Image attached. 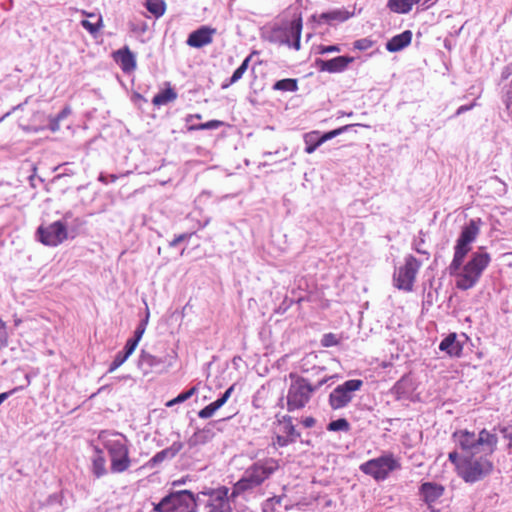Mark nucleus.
<instances>
[{"label":"nucleus","instance_id":"nucleus-1","mask_svg":"<svg viewBox=\"0 0 512 512\" xmlns=\"http://www.w3.org/2000/svg\"><path fill=\"white\" fill-rule=\"evenodd\" d=\"M482 221L480 218L471 219L460 232L454 246L453 259L448 267L450 275H455L456 287L460 290H468L474 287L481 278L484 270L491 262V256L485 251V247H478L473 252L469 261L463 266L467 254L471 251L472 244L480 233Z\"/></svg>","mask_w":512,"mask_h":512},{"label":"nucleus","instance_id":"nucleus-2","mask_svg":"<svg viewBox=\"0 0 512 512\" xmlns=\"http://www.w3.org/2000/svg\"><path fill=\"white\" fill-rule=\"evenodd\" d=\"M497 431L509 441L508 448L512 449V428L509 426L499 425L492 430L483 428L478 433L466 429L457 430L453 433L452 438L467 455L473 456L482 453L487 456L492 455L497 449Z\"/></svg>","mask_w":512,"mask_h":512},{"label":"nucleus","instance_id":"nucleus-3","mask_svg":"<svg viewBox=\"0 0 512 512\" xmlns=\"http://www.w3.org/2000/svg\"><path fill=\"white\" fill-rule=\"evenodd\" d=\"M98 440L110 458V471L115 474L127 471L131 466L129 440L116 431L102 430Z\"/></svg>","mask_w":512,"mask_h":512},{"label":"nucleus","instance_id":"nucleus-4","mask_svg":"<svg viewBox=\"0 0 512 512\" xmlns=\"http://www.w3.org/2000/svg\"><path fill=\"white\" fill-rule=\"evenodd\" d=\"M291 384L287 392V410L289 412L303 409L310 401L314 392L326 384L333 376L323 377L315 385L306 378L295 373H290Z\"/></svg>","mask_w":512,"mask_h":512},{"label":"nucleus","instance_id":"nucleus-5","mask_svg":"<svg viewBox=\"0 0 512 512\" xmlns=\"http://www.w3.org/2000/svg\"><path fill=\"white\" fill-rule=\"evenodd\" d=\"M204 502L201 492L192 493L190 490L171 492L154 506L155 512H197V507Z\"/></svg>","mask_w":512,"mask_h":512},{"label":"nucleus","instance_id":"nucleus-6","mask_svg":"<svg viewBox=\"0 0 512 512\" xmlns=\"http://www.w3.org/2000/svg\"><path fill=\"white\" fill-rule=\"evenodd\" d=\"M279 467L278 460L274 458L260 459L248 466L241 478L253 490L268 480Z\"/></svg>","mask_w":512,"mask_h":512},{"label":"nucleus","instance_id":"nucleus-7","mask_svg":"<svg viewBox=\"0 0 512 512\" xmlns=\"http://www.w3.org/2000/svg\"><path fill=\"white\" fill-rule=\"evenodd\" d=\"M492 469V462L488 458L482 456L476 459L465 457L461 460V464L458 465L459 475L468 483H474L481 480L486 475L490 474Z\"/></svg>","mask_w":512,"mask_h":512},{"label":"nucleus","instance_id":"nucleus-8","mask_svg":"<svg viewBox=\"0 0 512 512\" xmlns=\"http://www.w3.org/2000/svg\"><path fill=\"white\" fill-rule=\"evenodd\" d=\"M301 32L302 18L301 16H298L291 22L284 23L283 25L274 28L271 33V41L299 50Z\"/></svg>","mask_w":512,"mask_h":512},{"label":"nucleus","instance_id":"nucleus-9","mask_svg":"<svg viewBox=\"0 0 512 512\" xmlns=\"http://www.w3.org/2000/svg\"><path fill=\"white\" fill-rule=\"evenodd\" d=\"M422 263L413 255H407L404 265L400 266L393 275L394 286L399 290L412 291L416 276Z\"/></svg>","mask_w":512,"mask_h":512},{"label":"nucleus","instance_id":"nucleus-10","mask_svg":"<svg viewBox=\"0 0 512 512\" xmlns=\"http://www.w3.org/2000/svg\"><path fill=\"white\" fill-rule=\"evenodd\" d=\"M400 464L393 455H383L369 460L360 466L363 473L374 477L376 480H384L389 473L398 469Z\"/></svg>","mask_w":512,"mask_h":512},{"label":"nucleus","instance_id":"nucleus-11","mask_svg":"<svg viewBox=\"0 0 512 512\" xmlns=\"http://www.w3.org/2000/svg\"><path fill=\"white\" fill-rule=\"evenodd\" d=\"M363 381L350 379L338 385L329 395V405L333 410L346 407L353 399L354 393L361 389Z\"/></svg>","mask_w":512,"mask_h":512},{"label":"nucleus","instance_id":"nucleus-12","mask_svg":"<svg viewBox=\"0 0 512 512\" xmlns=\"http://www.w3.org/2000/svg\"><path fill=\"white\" fill-rule=\"evenodd\" d=\"M228 493L229 489L226 486L202 491L205 512H232Z\"/></svg>","mask_w":512,"mask_h":512},{"label":"nucleus","instance_id":"nucleus-13","mask_svg":"<svg viewBox=\"0 0 512 512\" xmlns=\"http://www.w3.org/2000/svg\"><path fill=\"white\" fill-rule=\"evenodd\" d=\"M37 234L41 243L47 246H58L67 239V227L62 221H55L47 227L40 226Z\"/></svg>","mask_w":512,"mask_h":512},{"label":"nucleus","instance_id":"nucleus-14","mask_svg":"<svg viewBox=\"0 0 512 512\" xmlns=\"http://www.w3.org/2000/svg\"><path fill=\"white\" fill-rule=\"evenodd\" d=\"M355 58L351 56H338L330 60L318 58L315 65L321 72L341 73L345 71L348 65L354 62Z\"/></svg>","mask_w":512,"mask_h":512},{"label":"nucleus","instance_id":"nucleus-15","mask_svg":"<svg viewBox=\"0 0 512 512\" xmlns=\"http://www.w3.org/2000/svg\"><path fill=\"white\" fill-rule=\"evenodd\" d=\"M353 16V13L349 12L344 8H336L327 12H323L319 15H312L313 21L319 24H328L334 25L337 23H342L347 21L349 18Z\"/></svg>","mask_w":512,"mask_h":512},{"label":"nucleus","instance_id":"nucleus-16","mask_svg":"<svg viewBox=\"0 0 512 512\" xmlns=\"http://www.w3.org/2000/svg\"><path fill=\"white\" fill-rule=\"evenodd\" d=\"M216 33V29L202 26L199 29L189 34L187 44L190 47L201 48L213 41V35Z\"/></svg>","mask_w":512,"mask_h":512},{"label":"nucleus","instance_id":"nucleus-17","mask_svg":"<svg viewBox=\"0 0 512 512\" xmlns=\"http://www.w3.org/2000/svg\"><path fill=\"white\" fill-rule=\"evenodd\" d=\"M444 493V487L435 482H424L419 488V494L422 500L431 506L434 504Z\"/></svg>","mask_w":512,"mask_h":512},{"label":"nucleus","instance_id":"nucleus-18","mask_svg":"<svg viewBox=\"0 0 512 512\" xmlns=\"http://www.w3.org/2000/svg\"><path fill=\"white\" fill-rule=\"evenodd\" d=\"M166 363L165 358L154 356L145 350H142L138 359V368L144 373L148 374L154 369L164 367Z\"/></svg>","mask_w":512,"mask_h":512},{"label":"nucleus","instance_id":"nucleus-19","mask_svg":"<svg viewBox=\"0 0 512 512\" xmlns=\"http://www.w3.org/2000/svg\"><path fill=\"white\" fill-rule=\"evenodd\" d=\"M183 448V443L175 441L171 446L157 452L148 462L147 466L153 468L165 460L173 459Z\"/></svg>","mask_w":512,"mask_h":512},{"label":"nucleus","instance_id":"nucleus-20","mask_svg":"<svg viewBox=\"0 0 512 512\" xmlns=\"http://www.w3.org/2000/svg\"><path fill=\"white\" fill-rule=\"evenodd\" d=\"M114 59L125 73L132 72L136 69V57L127 46L116 51L114 53Z\"/></svg>","mask_w":512,"mask_h":512},{"label":"nucleus","instance_id":"nucleus-21","mask_svg":"<svg viewBox=\"0 0 512 512\" xmlns=\"http://www.w3.org/2000/svg\"><path fill=\"white\" fill-rule=\"evenodd\" d=\"M439 349L451 357H459L462 353L463 347L457 340L456 334L451 333L441 341Z\"/></svg>","mask_w":512,"mask_h":512},{"label":"nucleus","instance_id":"nucleus-22","mask_svg":"<svg viewBox=\"0 0 512 512\" xmlns=\"http://www.w3.org/2000/svg\"><path fill=\"white\" fill-rule=\"evenodd\" d=\"M412 40V32L405 30L400 34L393 36L387 43L386 49L389 52H398L407 47Z\"/></svg>","mask_w":512,"mask_h":512},{"label":"nucleus","instance_id":"nucleus-23","mask_svg":"<svg viewBox=\"0 0 512 512\" xmlns=\"http://www.w3.org/2000/svg\"><path fill=\"white\" fill-rule=\"evenodd\" d=\"M94 456L92 458V473L97 477L105 476L108 471L106 468V459L104 456L103 449L95 446L94 447Z\"/></svg>","mask_w":512,"mask_h":512},{"label":"nucleus","instance_id":"nucleus-24","mask_svg":"<svg viewBox=\"0 0 512 512\" xmlns=\"http://www.w3.org/2000/svg\"><path fill=\"white\" fill-rule=\"evenodd\" d=\"M421 0H388V8L398 14H406L412 10L413 5Z\"/></svg>","mask_w":512,"mask_h":512},{"label":"nucleus","instance_id":"nucleus-25","mask_svg":"<svg viewBox=\"0 0 512 512\" xmlns=\"http://www.w3.org/2000/svg\"><path fill=\"white\" fill-rule=\"evenodd\" d=\"M251 58H252V55H249L243 60L241 65L234 71L231 78L227 82L222 84L223 89L228 88L230 85L236 83L243 77L244 73L248 69Z\"/></svg>","mask_w":512,"mask_h":512},{"label":"nucleus","instance_id":"nucleus-26","mask_svg":"<svg viewBox=\"0 0 512 512\" xmlns=\"http://www.w3.org/2000/svg\"><path fill=\"white\" fill-rule=\"evenodd\" d=\"M146 9L156 18H160L166 11V3L164 0H146Z\"/></svg>","mask_w":512,"mask_h":512},{"label":"nucleus","instance_id":"nucleus-27","mask_svg":"<svg viewBox=\"0 0 512 512\" xmlns=\"http://www.w3.org/2000/svg\"><path fill=\"white\" fill-rule=\"evenodd\" d=\"M304 141L306 144L305 152L307 154H312L315 152V150L322 145L319 139V132L318 131H312L304 136Z\"/></svg>","mask_w":512,"mask_h":512},{"label":"nucleus","instance_id":"nucleus-28","mask_svg":"<svg viewBox=\"0 0 512 512\" xmlns=\"http://www.w3.org/2000/svg\"><path fill=\"white\" fill-rule=\"evenodd\" d=\"M280 425L282 427L283 434L291 438V440L294 442L298 437H300V434L296 431V428L292 423V417L287 415L283 416L282 420L280 421Z\"/></svg>","mask_w":512,"mask_h":512},{"label":"nucleus","instance_id":"nucleus-29","mask_svg":"<svg viewBox=\"0 0 512 512\" xmlns=\"http://www.w3.org/2000/svg\"><path fill=\"white\" fill-rule=\"evenodd\" d=\"M176 98H177L176 92L173 89L168 88V89L156 94L153 97L152 103L156 106H161V105H165L171 101H174Z\"/></svg>","mask_w":512,"mask_h":512},{"label":"nucleus","instance_id":"nucleus-30","mask_svg":"<svg viewBox=\"0 0 512 512\" xmlns=\"http://www.w3.org/2000/svg\"><path fill=\"white\" fill-rule=\"evenodd\" d=\"M273 89L283 92H296L298 90V82L292 78L282 79L275 82Z\"/></svg>","mask_w":512,"mask_h":512},{"label":"nucleus","instance_id":"nucleus-31","mask_svg":"<svg viewBox=\"0 0 512 512\" xmlns=\"http://www.w3.org/2000/svg\"><path fill=\"white\" fill-rule=\"evenodd\" d=\"M311 358L315 359L317 357H316V355L310 354L301 360L300 365H299L300 371L303 373H308V372L312 371L315 375H318L320 372L324 371L325 368L320 367V366H313L312 368H309L308 364L310 363Z\"/></svg>","mask_w":512,"mask_h":512},{"label":"nucleus","instance_id":"nucleus-32","mask_svg":"<svg viewBox=\"0 0 512 512\" xmlns=\"http://www.w3.org/2000/svg\"><path fill=\"white\" fill-rule=\"evenodd\" d=\"M247 491H251L250 487L244 482L242 478H240L234 484L231 494H228L229 501H234L239 495Z\"/></svg>","mask_w":512,"mask_h":512},{"label":"nucleus","instance_id":"nucleus-33","mask_svg":"<svg viewBox=\"0 0 512 512\" xmlns=\"http://www.w3.org/2000/svg\"><path fill=\"white\" fill-rule=\"evenodd\" d=\"M327 430L333 432H347L350 430V424L345 418H339L337 420L331 421L327 426Z\"/></svg>","mask_w":512,"mask_h":512},{"label":"nucleus","instance_id":"nucleus-34","mask_svg":"<svg viewBox=\"0 0 512 512\" xmlns=\"http://www.w3.org/2000/svg\"><path fill=\"white\" fill-rule=\"evenodd\" d=\"M354 126H355V124H349V125H345L340 128L334 129L332 131L326 132L323 135L319 134L320 142L323 144L324 142L331 140L332 138L342 134L343 132L348 131L349 129H351Z\"/></svg>","mask_w":512,"mask_h":512},{"label":"nucleus","instance_id":"nucleus-35","mask_svg":"<svg viewBox=\"0 0 512 512\" xmlns=\"http://www.w3.org/2000/svg\"><path fill=\"white\" fill-rule=\"evenodd\" d=\"M223 123L219 120H210L206 123L193 124L188 127L189 131L212 130L219 128Z\"/></svg>","mask_w":512,"mask_h":512},{"label":"nucleus","instance_id":"nucleus-36","mask_svg":"<svg viewBox=\"0 0 512 512\" xmlns=\"http://www.w3.org/2000/svg\"><path fill=\"white\" fill-rule=\"evenodd\" d=\"M210 430H199L195 432L189 439L190 446H195L200 443H205L208 440Z\"/></svg>","mask_w":512,"mask_h":512},{"label":"nucleus","instance_id":"nucleus-37","mask_svg":"<svg viewBox=\"0 0 512 512\" xmlns=\"http://www.w3.org/2000/svg\"><path fill=\"white\" fill-rule=\"evenodd\" d=\"M81 26L84 29H86L90 34L95 35L96 33L99 32V30L103 26L102 17L101 16L98 17V22L97 23H92V22H90L88 20H82L81 21Z\"/></svg>","mask_w":512,"mask_h":512},{"label":"nucleus","instance_id":"nucleus-38","mask_svg":"<svg viewBox=\"0 0 512 512\" xmlns=\"http://www.w3.org/2000/svg\"><path fill=\"white\" fill-rule=\"evenodd\" d=\"M128 359V357L122 352V351H119L113 361L111 362L110 366H109V369H108V372L109 373H112L113 371H115L117 368H119L126 360Z\"/></svg>","mask_w":512,"mask_h":512},{"label":"nucleus","instance_id":"nucleus-39","mask_svg":"<svg viewBox=\"0 0 512 512\" xmlns=\"http://www.w3.org/2000/svg\"><path fill=\"white\" fill-rule=\"evenodd\" d=\"M148 320H149V311L147 310L145 318L139 323V325L137 326V328L134 332L133 339H137L138 342L141 340V338L146 330Z\"/></svg>","mask_w":512,"mask_h":512},{"label":"nucleus","instance_id":"nucleus-40","mask_svg":"<svg viewBox=\"0 0 512 512\" xmlns=\"http://www.w3.org/2000/svg\"><path fill=\"white\" fill-rule=\"evenodd\" d=\"M219 408L216 406V404L214 402L210 403L209 405H207L206 407H204L203 409H201L199 412H198V416L202 419H207V418H210L214 415V413L218 410Z\"/></svg>","mask_w":512,"mask_h":512},{"label":"nucleus","instance_id":"nucleus-41","mask_svg":"<svg viewBox=\"0 0 512 512\" xmlns=\"http://www.w3.org/2000/svg\"><path fill=\"white\" fill-rule=\"evenodd\" d=\"M339 343L337 336L333 333H326L321 339V345L323 347L336 346Z\"/></svg>","mask_w":512,"mask_h":512},{"label":"nucleus","instance_id":"nucleus-42","mask_svg":"<svg viewBox=\"0 0 512 512\" xmlns=\"http://www.w3.org/2000/svg\"><path fill=\"white\" fill-rule=\"evenodd\" d=\"M373 46V41L369 38H362L354 41L353 47L360 51H365Z\"/></svg>","mask_w":512,"mask_h":512},{"label":"nucleus","instance_id":"nucleus-43","mask_svg":"<svg viewBox=\"0 0 512 512\" xmlns=\"http://www.w3.org/2000/svg\"><path fill=\"white\" fill-rule=\"evenodd\" d=\"M138 343L137 339H128L122 352L129 358V356L135 351Z\"/></svg>","mask_w":512,"mask_h":512},{"label":"nucleus","instance_id":"nucleus-44","mask_svg":"<svg viewBox=\"0 0 512 512\" xmlns=\"http://www.w3.org/2000/svg\"><path fill=\"white\" fill-rule=\"evenodd\" d=\"M233 389H234V386H230L224 393L223 395L218 398L216 401H214V403L216 404V406L220 409L227 401L228 399L230 398L231 396V393L233 392Z\"/></svg>","mask_w":512,"mask_h":512},{"label":"nucleus","instance_id":"nucleus-45","mask_svg":"<svg viewBox=\"0 0 512 512\" xmlns=\"http://www.w3.org/2000/svg\"><path fill=\"white\" fill-rule=\"evenodd\" d=\"M425 242V239L423 237H419L418 239H414L413 243H412V246H413V249L419 253V254H423V255H426L427 258L429 257V252H427L426 250H423L421 247L422 245L424 244Z\"/></svg>","mask_w":512,"mask_h":512},{"label":"nucleus","instance_id":"nucleus-46","mask_svg":"<svg viewBox=\"0 0 512 512\" xmlns=\"http://www.w3.org/2000/svg\"><path fill=\"white\" fill-rule=\"evenodd\" d=\"M340 51H341V48L339 45H329V46L321 45L318 47L319 54H327V53H335V52L338 53Z\"/></svg>","mask_w":512,"mask_h":512},{"label":"nucleus","instance_id":"nucleus-47","mask_svg":"<svg viewBox=\"0 0 512 512\" xmlns=\"http://www.w3.org/2000/svg\"><path fill=\"white\" fill-rule=\"evenodd\" d=\"M294 441L291 440L288 436L284 435H277L276 440L274 442V445H277L279 447H285L290 443H293Z\"/></svg>","mask_w":512,"mask_h":512},{"label":"nucleus","instance_id":"nucleus-48","mask_svg":"<svg viewBox=\"0 0 512 512\" xmlns=\"http://www.w3.org/2000/svg\"><path fill=\"white\" fill-rule=\"evenodd\" d=\"M475 106H477V102L476 101H473L471 104H468V105H461L460 107H458V109L456 110L455 112V116H459L467 111H470L471 109H473Z\"/></svg>","mask_w":512,"mask_h":512},{"label":"nucleus","instance_id":"nucleus-49","mask_svg":"<svg viewBox=\"0 0 512 512\" xmlns=\"http://www.w3.org/2000/svg\"><path fill=\"white\" fill-rule=\"evenodd\" d=\"M117 179H118V176L115 174H110L109 176H106L103 173H101L98 177V180L100 182H102L103 184H107L109 181L115 182Z\"/></svg>","mask_w":512,"mask_h":512},{"label":"nucleus","instance_id":"nucleus-50","mask_svg":"<svg viewBox=\"0 0 512 512\" xmlns=\"http://www.w3.org/2000/svg\"><path fill=\"white\" fill-rule=\"evenodd\" d=\"M189 234H180L178 236H176L170 243H169V246L170 247H176L180 242L186 240L187 238H189Z\"/></svg>","mask_w":512,"mask_h":512},{"label":"nucleus","instance_id":"nucleus-51","mask_svg":"<svg viewBox=\"0 0 512 512\" xmlns=\"http://www.w3.org/2000/svg\"><path fill=\"white\" fill-rule=\"evenodd\" d=\"M20 389H23V386L21 387H16L8 392H3V393H0V405L12 394H14L15 392H17L18 390Z\"/></svg>","mask_w":512,"mask_h":512},{"label":"nucleus","instance_id":"nucleus-52","mask_svg":"<svg viewBox=\"0 0 512 512\" xmlns=\"http://www.w3.org/2000/svg\"><path fill=\"white\" fill-rule=\"evenodd\" d=\"M448 459L457 467L459 464H461V461H459V454L456 451L450 452Z\"/></svg>","mask_w":512,"mask_h":512},{"label":"nucleus","instance_id":"nucleus-53","mask_svg":"<svg viewBox=\"0 0 512 512\" xmlns=\"http://www.w3.org/2000/svg\"><path fill=\"white\" fill-rule=\"evenodd\" d=\"M59 122H60L59 118L55 117V118L51 119L49 128L52 132H56L59 130Z\"/></svg>","mask_w":512,"mask_h":512},{"label":"nucleus","instance_id":"nucleus-54","mask_svg":"<svg viewBox=\"0 0 512 512\" xmlns=\"http://www.w3.org/2000/svg\"><path fill=\"white\" fill-rule=\"evenodd\" d=\"M302 423L306 428H311L315 425L316 421L313 417H306L303 419Z\"/></svg>","mask_w":512,"mask_h":512},{"label":"nucleus","instance_id":"nucleus-55","mask_svg":"<svg viewBox=\"0 0 512 512\" xmlns=\"http://www.w3.org/2000/svg\"><path fill=\"white\" fill-rule=\"evenodd\" d=\"M188 399H189V396H188V394L186 393V391H185V392L180 393V394L177 396V401H180V403L185 402V401H186V400H188Z\"/></svg>","mask_w":512,"mask_h":512},{"label":"nucleus","instance_id":"nucleus-56","mask_svg":"<svg viewBox=\"0 0 512 512\" xmlns=\"http://www.w3.org/2000/svg\"><path fill=\"white\" fill-rule=\"evenodd\" d=\"M69 112L70 110L68 108H65L57 115L56 118H59V120L61 121L69 114Z\"/></svg>","mask_w":512,"mask_h":512},{"label":"nucleus","instance_id":"nucleus-57","mask_svg":"<svg viewBox=\"0 0 512 512\" xmlns=\"http://www.w3.org/2000/svg\"><path fill=\"white\" fill-rule=\"evenodd\" d=\"M75 11L80 12L82 15H84V16H86V17H90V18H91V17H94V16H95V14H94V13H89V12H87V11H85V10H78V9H75Z\"/></svg>","mask_w":512,"mask_h":512},{"label":"nucleus","instance_id":"nucleus-58","mask_svg":"<svg viewBox=\"0 0 512 512\" xmlns=\"http://www.w3.org/2000/svg\"><path fill=\"white\" fill-rule=\"evenodd\" d=\"M196 392H197V387H195V386L186 391L189 398H191Z\"/></svg>","mask_w":512,"mask_h":512},{"label":"nucleus","instance_id":"nucleus-59","mask_svg":"<svg viewBox=\"0 0 512 512\" xmlns=\"http://www.w3.org/2000/svg\"><path fill=\"white\" fill-rule=\"evenodd\" d=\"M179 403H180V401H177V397H175L174 399H172V400L168 401V402H167V404H166V406H167V407H172V406H174L175 404H179Z\"/></svg>","mask_w":512,"mask_h":512},{"label":"nucleus","instance_id":"nucleus-60","mask_svg":"<svg viewBox=\"0 0 512 512\" xmlns=\"http://www.w3.org/2000/svg\"><path fill=\"white\" fill-rule=\"evenodd\" d=\"M27 102H28V99H26L24 103H21V104H18L17 106H14V107L12 108V111H11V112H14V111H16V110L22 109V108H23V106H24L25 104H27Z\"/></svg>","mask_w":512,"mask_h":512},{"label":"nucleus","instance_id":"nucleus-61","mask_svg":"<svg viewBox=\"0 0 512 512\" xmlns=\"http://www.w3.org/2000/svg\"><path fill=\"white\" fill-rule=\"evenodd\" d=\"M193 118L201 119V115L200 114L188 115L186 118V121L190 122Z\"/></svg>","mask_w":512,"mask_h":512},{"label":"nucleus","instance_id":"nucleus-62","mask_svg":"<svg viewBox=\"0 0 512 512\" xmlns=\"http://www.w3.org/2000/svg\"><path fill=\"white\" fill-rule=\"evenodd\" d=\"M185 483V480L184 479H181V480H176L172 483L173 486H178L180 484H184Z\"/></svg>","mask_w":512,"mask_h":512},{"label":"nucleus","instance_id":"nucleus-63","mask_svg":"<svg viewBox=\"0 0 512 512\" xmlns=\"http://www.w3.org/2000/svg\"><path fill=\"white\" fill-rule=\"evenodd\" d=\"M64 174H71V175H73V174H75V172L73 170H70V169H65Z\"/></svg>","mask_w":512,"mask_h":512},{"label":"nucleus","instance_id":"nucleus-64","mask_svg":"<svg viewBox=\"0 0 512 512\" xmlns=\"http://www.w3.org/2000/svg\"><path fill=\"white\" fill-rule=\"evenodd\" d=\"M271 500H275L276 503H280L281 497H273Z\"/></svg>","mask_w":512,"mask_h":512}]
</instances>
